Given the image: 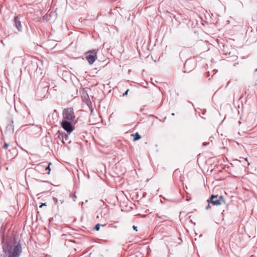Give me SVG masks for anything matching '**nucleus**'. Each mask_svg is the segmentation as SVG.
Wrapping results in <instances>:
<instances>
[{
  "label": "nucleus",
  "mask_w": 257,
  "mask_h": 257,
  "mask_svg": "<svg viewBox=\"0 0 257 257\" xmlns=\"http://www.w3.org/2000/svg\"><path fill=\"white\" fill-rule=\"evenodd\" d=\"M20 241V240L13 237L4 242L3 249L6 255H10L13 257H19L22 251Z\"/></svg>",
  "instance_id": "nucleus-1"
},
{
  "label": "nucleus",
  "mask_w": 257,
  "mask_h": 257,
  "mask_svg": "<svg viewBox=\"0 0 257 257\" xmlns=\"http://www.w3.org/2000/svg\"><path fill=\"white\" fill-rule=\"evenodd\" d=\"M98 52L97 49H92L88 51L85 54L86 60L90 64H92L96 60L97 56V53Z\"/></svg>",
  "instance_id": "nucleus-3"
},
{
  "label": "nucleus",
  "mask_w": 257,
  "mask_h": 257,
  "mask_svg": "<svg viewBox=\"0 0 257 257\" xmlns=\"http://www.w3.org/2000/svg\"><path fill=\"white\" fill-rule=\"evenodd\" d=\"M129 91V89H127L123 93V96L126 95L127 94L128 91Z\"/></svg>",
  "instance_id": "nucleus-13"
},
{
  "label": "nucleus",
  "mask_w": 257,
  "mask_h": 257,
  "mask_svg": "<svg viewBox=\"0 0 257 257\" xmlns=\"http://www.w3.org/2000/svg\"><path fill=\"white\" fill-rule=\"evenodd\" d=\"M209 203H211L214 205H221L222 203H225L224 200L222 196H218V195H212L209 200H208Z\"/></svg>",
  "instance_id": "nucleus-5"
},
{
  "label": "nucleus",
  "mask_w": 257,
  "mask_h": 257,
  "mask_svg": "<svg viewBox=\"0 0 257 257\" xmlns=\"http://www.w3.org/2000/svg\"><path fill=\"white\" fill-rule=\"evenodd\" d=\"M53 200L55 204H56L58 202V199L56 197H53Z\"/></svg>",
  "instance_id": "nucleus-12"
},
{
  "label": "nucleus",
  "mask_w": 257,
  "mask_h": 257,
  "mask_svg": "<svg viewBox=\"0 0 257 257\" xmlns=\"http://www.w3.org/2000/svg\"><path fill=\"white\" fill-rule=\"evenodd\" d=\"M76 122V121L62 120L61 123V126L65 131L67 132L68 134H70L74 131L75 128L74 124H75Z\"/></svg>",
  "instance_id": "nucleus-4"
},
{
  "label": "nucleus",
  "mask_w": 257,
  "mask_h": 257,
  "mask_svg": "<svg viewBox=\"0 0 257 257\" xmlns=\"http://www.w3.org/2000/svg\"><path fill=\"white\" fill-rule=\"evenodd\" d=\"M51 163H50L48 166L47 167H46L45 168V170L47 171V170H48V172L47 173L48 174H50V165Z\"/></svg>",
  "instance_id": "nucleus-9"
},
{
  "label": "nucleus",
  "mask_w": 257,
  "mask_h": 257,
  "mask_svg": "<svg viewBox=\"0 0 257 257\" xmlns=\"http://www.w3.org/2000/svg\"><path fill=\"white\" fill-rule=\"evenodd\" d=\"M172 115L174 116V115H175L174 113H172Z\"/></svg>",
  "instance_id": "nucleus-19"
},
{
  "label": "nucleus",
  "mask_w": 257,
  "mask_h": 257,
  "mask_svg": "<svg viewBox=\"0 0 257 257\" xmlns=\"http://www.w3.org/2000/svg\"><path fill=\"white\" fill-rule=\"evenodd\" d=\"M46 205L45 203H42V205L40 206V207H41L42 206Z\"/></svg>",
  "instance_id": "nucleus-17"
},
{
  "label": "nucleus",
  "mask_w": 257,
  "mask_h": 257,
  "mask_svg": "<svg viewBox=\"0 0 257 257\" xmlns=\"http://www.w3.org/2000/svg\"><path fill=\"white\" fill-rule=\"evenodd\" d=\"M9 144H8V143H5V144H4V146L3 147V148L4 149H7V148H8V146H9Z\"/></svg>",
  "instance_id": "nucleus-11"
},
{
  "label": "nucleus",
  "mask_w": 257,
  "mask_h": 257,
  "mask_svg": "<svg viewBox=\"0 0 257 257\" xmlns=\"http://www.w3.org/2000/svg\"><path fill=\"white\" fill-rule=\"evenodd\" d=\"M133 229H134V230H135L136 231L138 230H137V226H135V225H134V226H133Z\"/></svg>",
  "instance_id": "nucleus-14"
},
{
  "label": "nucleus",
  "mask_w": 257,
  "mask_h": 257,
  "mask_svg": "<svg viewBox=\"0 0 257 257\" xmlns=\"http://www.w3.org/2000/svg\"><path fill=\"white\" fill-rule=\"evenodd\" d=\"M134 136V140L135 141H138L141 138V136L139 135L138 133H136L135 135H133Z\"/></svg>",
  "instance_id": "nucleus-7"
},
{
  "label": "nucleus",
  "mask_w": 257,
  "mask_h": 257,
  "mask_svg": "<svg viewBox=\"0 0 257 257\" xmlns=\"http://www.w3.org/2000/svg\"><path fill=\"white\" fill-rule=\"evenodd\" d=\"M62 120H68L71 121H76L74 110L72 107H67L63 109L62 112Z\"/></svg>",
  "instance_id": "nucleus-2"
},
{
  "label": "nucleus",
  "mask_w": 257,
  "mask_h": 257,
  "mask_svg": "<svg viewBox=\"0 0 257 257\" xmlns=\"http://www.w3.org/2000/svg\"><path fill=\"white\" fill-rule=\"evenodd\" d=\"M14 22L15 27L20 32L22 31V26L21 25V22L19 16H16L14 19Z\"/></svg>",
  "instance_id": "nucleus-6"
},
{
  "label": "nucleus",
  "mask_w": 257,
  "mask_h": 257,
  "mask_svg": "<svg viewBox=\"0 0 257 257\" xmlns=\"http://www.w3.org/2000/svg\"><path fill=\"white\" fill-rule=\"evenodd\" d=\"M90 109L91 110V111L92 112L93 111V109L92 108H90Z\"/></svg>",
  "instance_id": "nucleus-18"
},
{
  "label": "nucleus",
  "mask_w": 257,
  "mask_h": 257,
  "mask_svg": "<svg viewBox=\"0 0 257 257\" xmlns=\"http://www.w3.org/2000/svg\"><path fill=\"white\" fill-rule=\"evenodd\" d=\"M68 136L66 134H65L64 136H62L63 140L65 139V140H67L68 139Z\"/></svg>",
  "instance_id": "nucleus-10"
},
{
  "label": "nucleus",
  "mask_w": 257,
  "mask_h": 257,
  "mask_svg": "<svg viewBox=\"0 0 257 257\" xmlns=\"http://www.w3.org/2000/svg\"><path fill=\"white\" fill-rule=\"evenodd\" d=\"M104 225V224H100L99 223H97L95 226V227H94V229L95 230H97V231H98L100 229V227L101 226H103Z\"/></svg>",
  "instance_id": "nucleus-8"
},
{
  "label": "nucleus",
  "mask_w": 257,
  "mask_h": 257,
  "mask_svg": "<svg viewBox=\"0 0 257 257\" xmlns=\"http://www.w3.org/2000/svg\"><path fill=\"white\" fill-rule=\"evenodd\" d=\"M206 145H207V143H203V145H202V146H206Z\"/></svg>",
  "instance_id": "nucleus-16"
},
{
  "label": "nucleus",
  "mask_w": 257,
  "mask_h": 257,
  "mask_svg": "<svg viewBox=\"0 0 257 257\" xmlns=\"http://www.w3.org/2000/svg\"><path fill=\"white\" fill-rule=\"evenodd\" d=\"M208 204H209V203H208ZM209 208H210V205H209V204H208V205L206 206V209H208Z\"/></svg>",
  "instance_id": "nucleus-15"
},
{
  "label": "nucleus",
  "mask_w": 257,
  "mask_h": 257,
  "mask_svg": "<svg viewBox=\"0 0 257 257\" xmlns=\"http://www.w3.org/2000/svg\"><path fill=\"white\" fill-rule=\"evenodd\" d=\"M245 160H246V161H247V158H245Z\"/></svg>",
  "instance_id": "nucleus-20"
}]
</instances>
